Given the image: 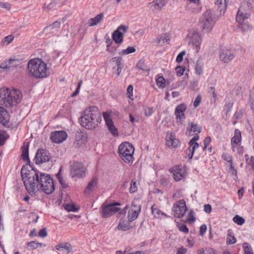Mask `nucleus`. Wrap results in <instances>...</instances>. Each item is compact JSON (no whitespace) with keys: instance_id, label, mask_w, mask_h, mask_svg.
Wrapping results in <instances>:
<instances>
[{"instance_id":"1","label":"nucleus","mask_w":254,"mask_h":254,"mask_svg":"<svg viewBox=\"0 0 254 254\" xmlns=\"http://www.w3.org/2000/svg\"><path fill=\"white\" fill-rule=\"evenodd\" d=\"M21 175L29 193H34L39 190V187L46 194H51L55 190L53 180L49 174L34 169L30 171L22 168Z\"/></svg>"},{"instance_id":"2","label":"nucleus","mask_w":254,"mask_h":254,"mask_svg":"<svg viewBox=\"0 0 254 254\" xmlns=\"http://www.w3.org/2000/svg\"><path fill=\"white\" fill-rule=\"evenodd\" d=\"M81 125L87 129L95 128L102 121L101 113L95 106L87 108L80 117Z\"/></svg>"},{"instance_id":"3","label":"nucleus","mask_w":254,"mask_h":254,"mask_svg":"<svg viewBox=\"0 0 254 254\" xmlns=\"http://www.w3.org/2000/svg\"><path fill=\"white\" fill-rule=\"evenodd\" d=\"M22 93L15 89H9L8 88H0V105L5 108H11L16 106L21 101Z\"/></svg>"},{"instance_id":"4","label":"nucleus","mask_w":254,"mask_h":254,"mask_svg":"<svg viewBox=\"0 0 254 254\" xmlns=\"http://www.w3.org/2000/svg\"><path fill=\"white\" fill-rule=\"evenodd\" d=\"M29 74L36 78H42L47 76V64L40 59H33L28 63Z\"/></svg>"},{"instance_id":"5","label":"nucleus","mask_w":254,"mask_h":254,"mask_svg":"<svg viewBox=\"0 0 254 254\" xmlns=\"http://www.w3.org/2000/svg\"><path fill=\"white\" fill-rule=\"evenodd\" d=\"M216 19L213 10H206L199 19V25L203 33H210L212 31Z\"/></svg>"},{"instance_id":"6","label":"nucleus","mask_w":254,"mask_h":254,"mask_svg":"<svg viewBox=\"0 0 254 254\" xmlns=\"http://www.w3.org/2000/svg\"><path fill=\"white\" fill-rule=\"evenodd\" d=\"M252 2H254V0H250L242 3L236 15V19L238 23H242L243 21H246L250 18L252 12L254 10V4Z\"/></svg>"},{"instance_id":"7","label":"nucleus","mask_w":254,"mask_h":254,"mask_svg":"<svg viewBox=\"0 0 254 254\" xmlns=\"http://www.w3.org/2000/svg\"><path fill=\"white\" fill-rule=\"evenodd\" d=\"M134 148L132 144L128 142H124L121 143L118 148V153L120 157L126 163H132L134 158Z\"/></svg>"},{"instance_id":"8","label":"nucleus","mask_w":254,"mask_h":254,"mask_svg":"<svg viewBox=\"0 0 254 254\" xmlns=\"http://www.w3.org/2000/svg\"><path fill=\"white\" fill-rule=\"evenodd\" d=\"M119 205H120V203H104L100 210L101 216L103 218H108L119 211L120 214H122L124 210L120 211L121 209L117 207Z\"/></svg>"},{"instance_id":"9","label":"nucleus","mask_w":254,"mask_h":254,"mask_svg":"<svg viewBox=\"0 0 254 254\" xmlns=\"http://www.w3.org/2000/svg\"><path fill=\"white\" fill-rule=\"evenodd\" d=\"M187 210L184 199H180L175 203L172 207L173 215L177 218H182Z\"/></svg>"},{"instance_id":"10","label":"nucleus","mask_w":254,"mask_h":254,"mask_svg":"<svg viewBox=\"0 0 254 254\" xmlns=\"http://www.w3.org/2000/svg\"><path fill=\"white\" fill-rule=\"evenodd\" d=\"M70 172L72 178H82L85 176L86 170L82 163L75 162L71 166Z\"/></svg>"},{"instance_id":"11","label":"nucleus","mask_w":254,"mask_h":254,"mask_svg":"<svg viewBox=\"0 0 254 254\" xmlns=\"http://www.w3.org/2000/svg\"><path fill=\"white\" fill-rule=\"evenodd\" d=\"M187 38L189 40V44L194 46L195 51L197 52H198L200 49V44L202 42L200 33L195 30H193L189 33Z\"/></svg>"},{"instance_id":"12","label":"nucleus","mask_w":254,"mask_h":254,"mask_svg":"<svg viewBox=\"0 0 254 254\" xmlns=\"http://www.w3.org/2000/svg\"><path fill=\"white\" fill-rule=\"evenodd\" d=\"M219 54L220 61L224 63L230 62L235 56L234 52L227 48L221 49Z\"/></svg>"},{"instance_id":"13","label":"nucleus","mask_w":254,"mask_h":254,"mask_svg":"<svg viewBox=\"0 0 254 254\" xmlns=\"http://www.w3.org/2000/svg\"><path fill=\"white\" fill-rule=\"evenodd\" d=\"M127 26L122 25L119 26L117 30L113 33L112 38L115 43L117 44H121L122 43L124 34L127 31Z\"/></svg>"},{"instance_id":"14","label":"nucleus","mask_w":254,"mask_h":254,"mask_svg":"<svg viewBox=\"0 0 254 254\" xmlns=\"http://www.w3.org/2000/svg\"><path fill=\"white\" fill-rule=\"evenodd\" d=\"M170 172L173 174L174 179L177 181H180L186 176V170L183 167L176 166L170 169Z\"/></svg>"},{"instance_id":"15","label":"nucleus","mask_w":254,"mask_h":254,"mask_svg":"<svg viewBox=\"0 0 254 254\" xmlns=\"http://www.w3.org/2000/svg\"><path fill=\"white\" fill-rule=\"evenodd\" d=\"M187 107L184 104H181L177 106L175 109V115L176 116L177 123L182 125L185 119L184 112L186 111Z\"/></svg>"},{"instance_id":"16","label":"nucleus","mask_w":254,"mask_h":254,"mask_svg":"<svg viewBox=\"0 0 254 254\" xmlns=\"http://www.w3.org/2000/svg\"><path fill=\"white\" fill-rule=\"evenodd\" d=\"M67 137V133L64 130L56 131L51 134V140L56 143H60L65 140Z\"/></svg>"},{"instance_id":"17","label":"nucleus","mask_w":254,"mask_h":254,"mask_svg":"<svg viewBox=\"0 0 254 254\" xmlns=\"http://www.w3.org/2000/svg\"><path fill=\"white\" fill-rule=\"evenodd\" d=\"M103 118L105 121L106 124L110 131V132L114 135L116 136L118 134V132L117 128L115 127L111 116L110 114L107 112H104L103 114Z\"/></svg>"},{"instance_id":"18","label":"nucleus","mask_w":254,"mask_h":254,"mask_svg":"<svg viewBox=\"0 0 254 254\" xmlns=\"http://www.w3.org/2000/svg\"><path fill=\"white\" fill-rule=\"evenodd\" d=\"M140 211V206L136 205L135 202L133 201L127 215L128 222H131L135 220L137 218Z\"/></svg>"},{"instance_id":"19","label":"nucleus","mask_w":254,"mask_h":254,"mask_svg":"<svg viewBox=\"0 0 254 254\" xmlns=\"http://www.w3.org/2000/svg\"><path fill=\"white\" fill-rule=\"evenodd\" d=\"M199 139V135H194L189 142L190 147L186 150V154L190 159L192 158L194 150L199 147V144L196 142Z\"/></svg>"},{"instance_id":"20","label":"nucleus","mask_w":254,"mask_h":254,"mask_svg":"<svg viewBox=\"0 0 254 254\" xmlns=\"http://www.w3.org/2000/svg\"><path fill=\"white\" fill-rule=\"evenodd\" d=\"M49 159V153L43 149H38L35 157L36 163L38 164L47 162Z\"/></svg>"},{"instance_id":"21","label":"nucleus","mask_w":254,"mask_h":254,"mask_svg":"<svg viewBox=\"0 0 254 254\" xmlns=\"http://www.w3.org/2000/svg\"><path fill=\"white\" fill-rule=\"evenodd\" d=\"M165 3V0H154L148 4V7L154 11L160 10Z\"/></svg>"},{"instance_id":"22","label":"nucleus","mask_w":254,"mask_h":254,"mask_svg":"<svg viewBox=\"0 0 254 254\" xmlns=\"http://www.w3.org/2000/svg\"><path fill=\"white\" fill-rule=\"evenodd\" d=\"M201 127H199L197 124L193 122L189 123V127L186 130V134L188 135H192V132L195 133V135H198V133L201 131Z\"/></svg>"},{"instance_id":"23","label":"nucleus","mask_w":254,"mask_h":254,"mask_svg":"<svg viewBox=\"0 0 254 254\" xmlns=\"http://www.w3.org/2000/svg\"><path fill=\"white\" fill-rule=\"evenodd\" d=\"M166 145L169 147H177L180 144L179 140L173 134H167L166 137Z\"/></svg>"},{"instance_id":"24","label":"nucleus","mask_w":254,"mask_h":254,"mask_svg":"<svg viewBox=\"0 0 254 254\" xmlns=\"http://www.w3.org/2000/svg\"><path fill=\"white\" fill-rule=\"evenodd\" d=\"M9 115L7 111L0 106V124L6 126L9 122Z\"/></svg>"},{"instance_id":"25","label":"nucleus","mask_w":254,"mask_h":254,"mask_svg":"<svg viewBox=\"0 0 254 254\" xmlns=\"http://www.w3.org/2000/svg\"><path fill=\"white\" fill-rule=\"evenodd\" d=\"M98 179L96 178H93L89 182L88 185L84 190V193L86 195L90 194L96 188L98 184Z\"/></svg>"},{"instance_id":"26","label":"nucleus","mask_w":254,"mask_h":254,"mask_svg":"<svg viewBox=\"0 0 254 254\" xmlns=\"http://www.w3.org/2000/svg\"><path fill=\"white\" fill-rule=\"evenodd\" d=\"M55 248L65 254H68L72 250V246L69 244L60 243L55 246Z\"/></svg>"},{"instance_id":"27","label":"nucleus","mask_w":254,"mask_h":254,"mask_svg":"<svg viewBox=\"0 0 254 254\" xmlns=\"http://www.w3.org/2000/svg\"><path fill=\"white\" fill-rule=\"evenodd\" d=\"M228 0H214V3L221 14H224L227 7Z\"/></svg>"},{"instance_id":"28","label":"nucleus","mask_w":254,"mask_h":254,"mask_svg":"<svg viewBox=\"0 0 254 254\" xmlns=\"http://www.w3.org/2000/svg\"><path fill=\"white\" fill-rule=\"evenodd\" d=\"M151 212L154 216L158 218H162L163 217H168V216L161 211L157 206L154 204L151 206Z\"/></svg>"},{"instance_id":"29","label":"nucleus","mask_w":254,"mask_h":254,"mask_svg":"<svg viewBox=\"0 0 254 254\" xmlns=\"http://www.w3.org/2000/svg\"><path fill=\"white\" fill-rule=\"evenodd\" d=\"M103 17V13H100L97 15L94 18H90L88 20L89 26H93L97 25L102 21Z\"/></svg>"},{"instance_id":"30","label":"nucleus","mask_w":254,"mask_h":254,"mask_svg":"<svg viewBox=\"0 0 254 254\" xmlns=\"http://www.w3.org/2000/svg\"><path fill=\"white\" fill-rule=\"evenodd\" d=\"M241 133L238 129H236L234 131V136L231 139V144L233 147L241 142Z\"/></svg>"},{"instance_id":"31","label":"nucleus","mask_w":254,"mask_h":254,"mask_svg":"<svg viewBox=\"0 0 254 254\" xmlns=\"http://www.w3.org/2000/svg\"><path fill=\"white\" fill-rule=\"evenodd\" d=\"M170 39V36L168 33L162 34L158 37L157 43L160 46H162L165 43L168 42Z\"/></svg>"},{"instance_id":"32","label":"nucleus","mask_w":254,"mask_h":254,"mask_svg":"<svg viewBox=\"0 0 254 254\" xmlns=\"http://www.w3.org/2000/svg\"><path fill=\"white\" fill-rule=\"evenodd\" d=\"M122 60V58L120 57H116L112 59L113 62L115 63L117 66V73L118 75L121 73L123 68L121 63Z\"/></svg>"},{"instance_id":"33","label":"nucleus","mask_w":254,"mask_h":254,"mask_svg":"<svg viewBox=\"0 0 254 254\" xmlns=\"http://www.w3.org/2000/svg\"><path fill=\"white\" fill-rule=\"evenodd\" d=\"M28 147L29 145L27 143L24 142L21 147V156L22 159L27 160L29 159L28 155Z\"/></svg>"},{"instance_id":"34","label":"nucleus","mask_w":254,"mask_h":254,"mask_svg":"<svg viewBox=\"0 0 254 254\" xmlns=\"http://www.w3.org/2000/svg\"><path fill=\"white\" fill-rule=\"evenodd\" d=\"M239 25V28L243 32H248L251 31L253 29V27L252 25L248 23L247 21H243L241 23H238Z\"/></svg>"},{"instance_id":"35","label":"nucleus","mask_w":254,"mask_h":254,"mask_svg":"<svg viewBox=\"0 0 254 254\" xmlns=\"http://www.w3.org/2000/svg\"><path fill=\"white\" fill-rule=\"evenodd\" d=\"M129 222H126L123 219H121L120 223L117 227L118 230H121L123 231H127L129 230L131 226L129 224Z\"/></svg>"},{"instance_id":"36","label":"nucleus","mask_w":254,"mask_h":254,"mask_svg":"<svg viewBox=\"0 0 254 254\" xmlns=\"http://www.w3.org/2000/svg\"><path fill=\"white\" fill-rule=\"evenodd\" d=\"M14 39V36L12 35H9L5 37L1 41L0 45L2 46L8 45Z\"/></svg>"},{"instance_id":"37","label":"nucleus","mask_w":254,"mask_h":254,"mask_svg":"<svg viewBox=\"0 0 254 254\" xmlns=\"http://www.w3.org/2000/svg\"><path fill=\"white\" fill-rule=\"evenodd\" d=\"M6 63L8 66H9V69L12 67L18 66L20 64V62L18 59H9L6 61Z\"/></svg>"},{"instance_id":"38","label":"nucleus","mask_w":254,"mask_h":254,"mask_svg":"<svg viewBox=\"0 0 254 254\" xmlns=\"http://www.w3.org/2000/svg\"><path fill=\"white\" fill-rule=\"evenodd\" d=\"M244 254H254L252 248L248 243H244L243 245Z\"/></svg>"},{"instance_id":"39","label":"nucleus","mask_w":254,"mask_h":254,"mask_svg":"<svg viewBox=\"0 0 254 254\" xmlns=\"http://www.w3.org/2000/svg\"><path fill=\"white\" fill-rule=\"evenodd\" d=\"M157 85L159 88H164L165 87V80L163 76H159L156 79Z\"/></svg>"},{"instance_id":"40","label":"nucleus","mask_w":254,"mask_h":254,"mask_svg":"<svg viewBox=\"0 0 254 254\" xmlns=\"http://www.w3.org/2000/svg\"><path fill=\"white\" fill-rule=\"evenodd\" d=\"M8 137V135L6 131L0 129V145L4 144L5 140Z\"/></svg>"},{"instance_id":"41","label":"nucleus","mask_w":254,"mask_h":254,"mask_svg":"<svg viewBox=\"0 0 254 254\" xmlns=\"http://www.w3.org/2000/svg\"><path fill=\"white\" fill-rule=\"evenodd\" d=\"M233 221L238 225H242L244 224L245 220L241 216L236 215L233 218Z\"/></svg>"},{"instance_id":"42","label":"nucleus","mask_w":254,"mask_h":254,"mask_svg":"<svg viewBox=\"0 0 254 254\" xmlns=\"http://www.w3.org/2000/svg\"><path fill=\"white\" fill-rule=\"evenodd\" d=\"M61 22L60 21H56L54 22L53 24L50 25L49 26L46 27L45 28V30H51L53 29H57L60 27Z\"/></svg>"},{"instance_id":"43","label":"nucleus","mask_w":254,"mask_h":254,"mask_svg":"<svg viewBox=\"0 0 254 254\" xmlns=\"http://www.w3.org/2000/svg\"><path fill=\"white\" fill-rule=\"evenodd\" d=\"M195 69V72L197 75H200L203 72V67L199 61L196 62Z\"/></svg>"},{"instance_id":"44","label":"nucleus","mask_w":254,"mask_h":254,"mask_svg":"<svg viewBox=\"0 0 254 254\" xmlns=\"http://www.w3.org/2000/svg\"><path fill=\"white\" fill-rule=\"evenodd\" d=\"M135 51V49L133 47H128L126 49L122 50L120 53L122 55H127L132 53Z\"/></svg>"},{"instance_id":"45","label":"nucleus","mask_w":254,"mask_h":254,"mask_svg":"<svg viewBox=\"0 0 254 254\" xmlns=\"http://www.w3.org/2000/svg\"><path fill=\"white\" fill-rule=\"evenodd\" d=\"M137 190V187L136 185V183L135 181L132 180L130 184V188H129V192L130 193H134L136 192Z\"/></svg>"},{"instance_id":"46","label":"nucleus","mask_w":254,"mask_h":254,"mask_svg":"<svg viewBox=\"0 0 254 254\" xmlns=\"http://www.w3.org/2000/svg\"><path fill=\"white\" fill-rule=\"evenodd\" d=\"M144 111L145 116L150 117L154 112V109L153 107H148L145 108Z\"/></svg>"},{"instance_id":"47","label":"nucleus","mask_w":254,"mask_h":254,"mask_svg":"<svg viewBox=\"0 0 254 254\" xmlns=\"http://www.w3.org/2000/svg\"><path fill=\"white\" fill-rule=\"evenodd\" d=\"M65 209L68 211L77 212L78 208H77L73 204H67L65 205Z\"/></svg>"},{"instance_id":"48","label":"nucleus","mask_w":254,"mask_h":254,"mask_svg":"<svg viewBox=\"0 0 254 254\" xmlns=\"http://www.w3.org/2000/svg\"><path fill=\"white\" fill-rule=\"evenodd\" d=\"M227 241L229 244H234L236 242V239L234 236L231 233H229L227 236Z\"/></svg>"},{"instance_id":"49","label":"nucleus","mask_w":254,"mask_h":254,"mask_svg":"<svg viewBox=\"0 0 254 254\" xmlns=\"http://www.w3.org/2000/svg\"><path fill=\"white\" fill-rule=\"evenodd\" d=\"M57 5L55 2H52L49 3L48 5H46V4H44V6H43V8L47 10H52L53 9H54L56 7Z\"/></svg>"},{"instance_id":"50","label":"nucleus","mask_w":254,"mask_h":254,"mask_svg":"<svg viewBox=\"0 0 254 254\" xmlns=\"http://www.w3.org/2000/svg\"><path fill=\"white\" fill-rule=\"evenodd\" d=\"M179 230L185 233H188L189 232V229L187 226L184 224H180L178 225Z\"/></svg>"},{"instance_id":"51","label":"nucleus","mask_w":254,"mask_h":254,"mask_svg":"<svg viewBox=\"0 0 254 254\" xmlns=\"http://www.w3.org/2000/svg\"><path fill=\"white\" fill-rule=\"evenodd\" d=\"M211 142V138L209 136L206 137L203 140L204 146L203 147V150H206L207 147L210 144Z\"/></svg>"},{"instance_id":"52","label":"nucleus","mask_w":254,"mask_h":254,"mask_svg":"<svg viewBox=\"0 0 254 254\" xmlns=\"http://www.w3.org/2000/svg\"><path fill=\"white\" fill-rule=\"evenodd\" d=\"M57 179L59 180V182L62 185L63 188H65L67 187L66 184L64 183L63 178L61 177L60 171L58 172V173L56 175Z\"/></svg>"},{"instance_id":"53","label":"nucleus","mask_w":254,"mask_h":254,"mask_svg":"<svg viewBox=\"0 0 254 254\" xmlns=\"http://www.w3.org/2000/svg\"><path fill=\"white\" fill-rule=\"evenodd\" d=\"M5 69H9V66L7 65L6 61L2 63L0 65V72H3Z\"/></svg>"},{"instance_id":"54","label":"nucleus","mask_w":254,"mask_h":254,"mask_svg":"<svg viewBox=\"0 0 254 254\" xmlns=\"http://www.w3.org/2000/svg\"><path fill=\"white\" fill-rule=\"evenodd\" d=\"M201 97L200 96V95H198L193 102L194 107L195 108L198 107L199 105V104L201 102Z\"/></svg>"},{"instance_id":"55","label":"nucleus","mask_w":254,"mask_h":254,"mask_svg":"<svg viewBox=\"0 0 254 254\" xmlns=\"http://www.w3.org/2000/svg\"><path fill=\"white\" fill-rule=\"evenodd\" d=\"M185 51H182L180 53L177 57L176 62L178 63H181L183 61V56L185 55Z\"/></svg>"},{"instance_id":"56","label":"nucleus","mask_w":254,"mask_h":254,"mask_svg":"<svg viewBox=\"0 0 254 254\" xmlns=\"http://www.w3.org/2000/svg\"><path fill=\"white\" fill-rule=\"evenodd\" d=\"M188 220L190 222H194L195 220V218L194 216V213L193 211L192 210H190L189 212Z\"/></svg>"},{"instance_id":"57","label":"nucleus","mask_w":254,"mask_h":254,"mask_svg":"<svg viewBox=\"0 0 254 254\" xmlns=\"http://www.w3.org/2000/svg\"><path fill=\"white\" fill-rule=\"evenodd\" d=\"M133 86L132 85H129L127 88V93L128 95V97L131 99V97L133 96Z\"/></svg>"},{"instance_id":"58","label":"nucleus","mask_w":254,"mask_h":254,"mask_svg":"<svg viewBox=\"0 0 254 254\" xmlns=\"http://www.w3.org/2000/svg\"><path fill=\"white\" fill-rule=\"evenodd\" d=\"M176 70L178 76H182L185 71V69L181 66L177 67Z\"/></svg>"},{"instance_id":"59","label":"nucleus","mask_w":254,"mask_h":254,"mask_svg":"<svg viewBox=\"0 0 254 254\" xmlns=\"http://www.w3.org/2000/svg\"><path fill=\"white\" fill-rule=\"evenodd\" d=\"M38 235L40 237H46L47 236V232L45 228L40 230L39 232Z\"/></svg>"},{"instance_id":"60","label":"nucleus","mask_w":254,"mask_h":254,"mask_svg":"<svg viewBox=\"0 0 254 254\" xmlns=\"http://www.w3.org/2000/svg\"><path fill=\"white\" fill-rule=\"evenodd\" d=\"M222 157L224 160L229 163H232L233 162L232 157L227 153L223 154Z\"/></svg>"},{"instance_id":"61","label":"nucleus","mask_w":254,"mask_h":254,"mask_svg":"<svg viewBox=\"0 0 254 254\" xmlns=\"http://www.w3.org/2000/svg\"><path fill=\"white\" fill-rule=\"evenodd\" d=\"M207 226L205 224L202 225L200 227L199 234L201 236H203L206 232Z\"/></svg>"},{"instance_id":"62","label":"nucleus","mask_w":254,"mask_h":254,"mask_svg":"<svg viewBox=\"0 0 254 254\" xmlns=\"http://www.w3.org/2000/svg\"><path fill=\"white\" fill-rule=\"evenodd\" d=\"M136 67L139 69H141L142 70H145V68L144 67V63L141 61H139L136 64Z\"/></svg>"},{"instance_id":"63","label":"nucleus","mask_w":254,"mask_h":254,"mask_svg":"<svg viewBox=\"0 0 254 254\" xmlns=\"http://www.w3.org/2000/svg\"><path fill=\"white\" fill-rule=\"evenodd\" d=\"M0 7L2 8H5L7 10H9L10 9L11 5L8 3L0 2Z\"/></svg>"},{"instance_id":"64","label":"nucleus","mask_w":254,"mask_h":254,"mask_svg":"<svg viewBox=\"0 0 254 254\" xmlns=\"http://www.w3.org/2000/svg\"><path fill=\"white\" fill-rule=\"evenodd\" d=\"M250 102L251 108L254 111V92L252 93L250 95Z\"/></svg>"}]
</instances>
